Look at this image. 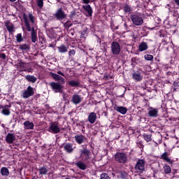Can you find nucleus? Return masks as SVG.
Returning <instances> with one entry per match:
<instances>
[{"label":"nucleus","instance_id":"f257e3e1","mask_svg":"<svg viewBox=\"0 0 179 179\" xmlns=\"http://www.w3.org/2000/svg\"><path fill=\"white\" fill-rule=\"evenodd\" d=\"M49 85L52 90L55 92V93H61L62 94H63L64 99H65V93H64V86H62V84L52 82Z\"/></svg>","mask_w":179,"mask_h":179},{"label":"nucleus","instance_id":"f03ea898","mask_svg":"<svg viewBox=\"0 0 179 179\" xmlns=\"http://www.w3.org/2000/svg\"><path fill=\"white\" fill-rule=\"evenodd\" d=\"M80 157L83 162H89V159H92V152L87 149L80 150Z\"/></svg>","mask_w":179,"mask_h":179},{"label":"nucleus","instance_id":"7ed1b4c3","mask_svg":"<svg viewBox=\"0 0 179 179\" xmlns=\"http://www.w3.org/2000/svg\"><path fill=\"white\" fill-rule=\"evenodd\" d=\"M130 19L135 26H142L143 24V18L138 15L134 14L130 15Z\"/></svg>","mask_w":179,"mask_h":179},{"label":"nucleus","instance_id":"20e7f679","mask_svg":"<svg viewBox=\"0 0 179 179\" xmlns=\"http://www.w3.org/2000/svg\"><path fill=\"white\" fill-rule=\"evenodd\" d=\"M115 160L117 162V163H127V160H128V157H127V154L124 152H117L115 155Z\"/></svg>","mask_w":179,"mask_h":179},{"label":"nucleus","instance_id":"39448f33","mask_svg":"<svg viewBox=\"0 0 179 179\" xmlns=\"http://www.w3.org/2000/svg\"><path fill=\"white\" fill-rule=\"evenodd\" d=\"M137 173H143L145 171V161L143 159H138L134 167Z\"/></svg>","mask_w":179,"mask_h":179},{"label":"nucleus","instance_id":"423d86ee","mask_svg":"<svg viewBox=\"0 0 179 179\" xmlns=\"http://www.w3.org/2000/svg\"><path fill=\"white\" fill-rule=\"evenodd\" d=\"M111 51L113 55H120L121 52V46L118 42H113L111 43Z\"/></svg>","mask_w":179,"mask_h":179},{"label":"nucleus","instance_id":"0eeeda50","mask_svg":"<svg viewBox=\"0 0 179 179\" xmlns=\"http://www.w3.org/2000/svg\"><path fill=\"white\" fill-rule=\"evenodd\" d=\"M48 131L49 132H51V134H59L61 132V129H59L58 123H57V122H54L50 123Z\"/></svg>","mask_w":179,"mask_h":179},{"label":"nucleus","instance_id":"6e6552de","mask_svg":"<svg viewBox=\"0 0 179 179\" xmlns=\"http://www.w3.org/2000/svg\"><path fill=\"white\" fill-rule=\"evenodd\" d=\"M54 16L57 20H64V19H66V14H65V11L63 10L62 8H59L54 14Z\"/></svg>","mask_w":179,"mask_h":179},{"label":"nucleus","instance_id":"1a4fd4ad","mask_svg":"<svg viewBox=\"0 0 179 179\" xmlns=\"http://www.w3.org/2000/svg\"><path fill=\"white\" fill-rule=\"evenodd\" d=\"M31 96H34V90L31 86H28L27 90L24 91L22 97L23 99H29V97H31Z\"/></svg>","mask_w":179,"mask_h":179},{"label":"nucleus","instance_id":"9d476101","mask_svg":"<svg viewBox=\"0 0 179 179\" xmlns=\"http://www.w3.org/2000/svg\"><path fill=\"white\" fill-rule=\"evenodd\" d=\"M51 76L55 80L59 82L60 85H65V78L64 77L54 73H51Z\"/></svg>","mask_w":179,"mask_h":179},{"label":"nucleus","instance_id":"9b49d317","mask_svg":"<svg viewBox=\"0 0 179 179\" xmlns=\"http://www.w3.org/2000/svg\"><path fill=\"white\" fill-rule=\"evenodd\" d=\"M16 141V136L12 133H8L6 136V142L8 143V145H11Z\"/></svg>","mask_w":179,"mask_h":179},{"label":"nucleus","instance_id":"f8f14e48","mask_svg":"<svg viewBox=\"0 0 179 179\" xmlns=\"http://www.w3.org/2000/svg\"><path fill=\"white\" fill-rule=\"evenodd\" d=\"M96 120H97V114L94 112H92L90 113L88 116V121L90 124H94L96 122Z\"/></svg>","mask_w":179,"mask_h":179},{"label":"nucleus","instance_id":"ddd939ff","mask_svg":"<svg viewBox=\"0 0 179 179\" xmlns=\"http://www.w3.org/2000/svg\"><path fill=\"white\" fill-rule=\"evenodd\" d=\"M64 149L67 153H72L75 148H73V144L67 143L64 145Z\"/></svg>","mask_w":179,"mask_h":179},{"label":"nucleus","instance_id":"4468645a","mask_svg":"<svg viewBox=\"0 0 179 179\" xmlns=\"http://www.w3.org/2000/svg\"><path fill=\"white\" fill-rule=\"evenodd\" d=\"M71 101L73 104H79L82 102V97L78 94H73L71 98Z\"/></svg>","mask_w":179,"mask_h":179},{"label":"nucleus","instance_id":"2eb2a0df","mask_svg":"<svg viewBox=\"0 0 179 179\" xmlns=\"http://www.w3.org/2000/svg\"><path fill=\"white\" fill-rule=\"evenodd\" d=\"M133 79L136 82H141V80L143 79V76H142V74H141L139 71H136L133 73Z\"/></svg>","mask_w":179,"mask_h":179},{"label":"nucleus","instance_id":"dca6fc26","mask_svg":"<svg viewBox=\"0 0 179 179\" xmlns=\"http://www.w3.org/2000/svg\"><path fill=\"white\" fill-rule=\"evenodd\" d=\"M74 138L77 143H78V145H82V143H83V142L86 141V137H85V136L83 135H77V136H75Z\"/></svg>","mask_w":179,"mask_h":179},{"label":"nucleus","instance_id":"f3484780","mask_svg":"<svg viewBox=\"0 0 179 179\" xmlns=\"http://www.w3.org/2000/svg\"><path fill=\"white\" fill-rule=\"evenodd\" d=\"M10 105H6L5 106H3V108H1L2 114H3L4 115H10V110H9V108H10Z\"/></svg>","mask_w":179,"mask_h":179},{"label":"nucleus","instance_id":"a211bd4d","mask_svg":"<svg viewBox=\"0 0 179 179\" xmlns=\"http://www.w3.org/2000/svg\"><path fill=\"white\" fill-rule=\"evenodd\" d=\"M115 110L117 111V113H120V114H127V111L128 109L124 106H116L115 107Z\"/></svg>","mask_w":179,"mask_h":179},{"label":"nucleus","instance_id":"6ab92c4d","mask_svg":"<svg viewBox=\"0 0 179 179\" xmlns=\"http://www.w3.org/2000/svg\"><path fill=\"white\" fill-rule=\"evenodd\" d=\"M83 8L87 12L88 16L91 17L93 15V9L90 5L83 6Z\"/></svg>","mask_w":179,"mask_h":179},{"label":"nucleus","instance_id":"aec40b11","mask_svg":"<svg viewBox=\"0 0 179 179\" xmlns=\"http://www.w3.org/2000/svg\"><path fill=\"white\" fill-rule=\"evenodd\" d=\"M31 36L32 43H36V41H37V31H36V29H34V27H32Z\"/></svg>","mask_w":179,"mask_h":179},{"label":"nucleus","instance_id":"412c9836","mask_svg":"<svg viewBox=\"0 0 179 179\" xmlns=\"http://www.w3.org/2000/svg\"><path fill=\"white\" fill-rule=\"evenodd\" d=\"M5 26L8 30V31H9V33H12L13 31V29H14V26L12 24V23H10V22L7 21L5 22Z\"/></svg>","mask_w":179,"mask_h":179},{"label":"nucleus","instance_id":"4be33fe9","mask_svg":"<svg viewBox=\"0 0 179 179\" xmlns=\"http://www.w3.org/2000/svg\"><path fill=\"white\" fill-rule=\"evenodd\" d=\"M161 158L163 160H165V162H167V163H169L170 164H171L173 163V162L171 161V159H170V158H169V155L167 154V152H164L162 155H161Z\"/></svg>","mask_w":179,"mask_h":179},{"label":"nucleus","instance_id":"5701e85b","mask_svg":"<svg viewBox=\"0 0 179 179\" xmlns=\"http://www.w3.org/2000/svg\"><path fill=\"white\" fill-rule=\"evenodd\" d=\"M148 43H146V42L141 43L138 46V50L141 52H142V51H146V50H148Z\"/></svg>","mask_w":179,"mask_h":179},{"label":"nucleus","instance_id":"b1692460","mask_svg":"<svg viewBox=\"0 0 179 179\" xmlns=\"http://www.w3.org/2000/svg\"><path fill=\"white\" fill-rule=\"evenodd\" d=\"M158 113L159 111L157 110V109L151 108V110H150L148 112V115L149 117H157Z\"/></svg>","mask_w":179,"mask_h":179},{"label":"nucleus","instance_id":"393cba45","mask_svg":"<svg viewBox=\"0 0 179 179\" xmlns=\"http://www.w3.org/2000/svg\"><path fill=\"white\" fill-rule=\"evenodd\" d=\"M24 125L27 129H33L34 128V124L30 122V121L27 120L24 122Z\"/></svg>","mask_w":179,"mask_h":179},{"label":"nucleus","instance_id":"a878e982","mask_svg":"<svg viewBox=\"0 0 179 179\" xmlns=\"http://www.w3.org/2000/svg\"><path fill=\"white\" fill-rule=\"evenodd\" d=\"M25 79H27L28 82H31V83H36V82H37V78L34 76L27 75Z\"/></svg>","mask_w":179,"mask_h":179},{"label":"nucleus","instance_id":"bb28decb","mask_svg":"<svg viewBox=\"0 0 179 179\" xmlns=\"http://www.w3.org/2000/svg\"><path fill=\"white\" fill-rule=\"evenodd\" d=\"M59 52H61L62 54H64L65 52H68V48L65 46V45H62L59 47H57Z\"/></svg>","mask_w":179,"mask_h":179},{"label":"nucleus","instance_id":"cd10ccee","mask_svg":"<svg viewBox=\"0 0 179 179\" xmlns=\"http://www.w3.org/2000/svg\"><path fill=\"white\" fill-rule=\"evenodd\" d=\"M69 85L71 87H79V85H80V83H79V81L73 80L69 81Z\"/></svg>","mask_w":179,"mask_h":179},{"label":"nucleus","instance_id":"c85d7f7f","mask_svg":"<svg viewBox=\"0 0 179 179\" xmlns=\"http://www.w3.org/2000/svg\"><path fill=\"white\" fill-rule=\"evenodd\" d=\"M76 166L80 169V170H86L87 166L83 163V162H78L76 163Z\"/></svg>","mask_w":179,"mask_h":179},{"label":"nucleus","instance_id":"c756f323","mask_svg":"<svg viewBox=\"0 0 179 179\" xmlns=\"http://www.w3.org/2000/svg\"><path fill=\"white\" fill-rule=\"evenodd\" d=\"M1 174L2 176H4L6 177H8L9 176V170L6 167H2L1 169Z\"/></svg>","mask_w":179,"mask_h":179},{"label":"nucleus","instance_id":"7c9ffc66","mask_svg":"<svg viewBox=\"0 0 179 179\" xmlns=\"http://www.w3.org/2000/svg\"><path fill=\"white\" fill-rule=\"evenodd\" d=\"M39 174H41L42 176H45L47 173H48V169L47 168L42 166L38 169Z\"/></svg>","mask_w":179,"mask_h":179},{"label":"nucleus","instance_id":"2f4dec72","mask_svg":"<svg viewBox=\"0 0 179 179\" xmlns=\"http://www.w3.org/2000/svg\"><path fill=\"white\" fill-rule=\"evenodd\" d=\"M123 10L125 13H129L130 12H132V8H131V6L125 4L123 7Z\"/></svg>","mask_w":179,"mask_h":179},{"label":"nucleus","instance_id":"473e14b6","mask_svg":"<svg viewBox=\"0 0 179 179\" xmlns=\"http://www.w3.org/2000/svg\"><path fill=\"white\" fill-rule=\"evenodd\" d=\"M24 23L27 31H31V30H33V28L30 27V24L29 23V21H27V18L26 17H24Z\"/></svg>","mask_w":179,"mask_h":179},{"label":"nucleus","instance_id":"72a5a7b5","mask_svg":"<svg viewBox=\"0 0 179 179\" xmlns=\"http://www.w3.org/2000/svg\"><path fill=\"white\" fill-rule=\"evenodd\" d=\"M164 171L165 174H170V173H171V168L170 167V166L165 164V166H164Z\"/></svg>","mask_w":179,"mask_h":179},{"label":"nucleus","instance_id":"f704fd0d","mask_svg":"<svg viewBox=\"0 0 179 179\" xmlns=\"http://www.w3.org/2000/svg\"><path fill=\"white\" fill-rule=\"evenodd\" d=\"M20 50H22V51L30 50V45H29V44H22L20 45Z\"/></svg>","mask_w":179,"mask_h":179},{"label":"nucleus","instance_id":"c9c22d12","mask_svg":"<svg viewBox=\"0 0 179 179\" xmlns=\"http://www.w3.org/2000/svg\"><path fill=\"white\" fill-rule=\"evenodd\" d=\"M144 138L147 142L152 141V134H144Z\"/></svg>","mask_w":179,"mask_h":179},{"label":"nucleus","instance_id":"e433bc0d","mask_svg":"<svg viewBox=\"0 0 179 179\" xmlns=\"http://www.w3.org/2000/svg\"><path fill=\"white\" fill-rule=\"evenodd\" d=\"M144 58L146 61H153V55H145Z\"/></svg>","mask_w":179,"mask_h":179},{"label":"nucleus","instance_id":"4c0bfd02","mask_svg":"<svg viewBox=\"0 0 179 179\" xmlns=\"http://www.w3.org/2000/svg\"><path fill=\"white\" fill-rule=\"evenodd\" d=\"M37 6H38V8H43V6H44V1L37 0Z\"/></svg>","mask_w":179,"mask_h":179},{"label":"nucleus","instance_id":"58836bf2","mask_svg":"<svg viewBox=\"0 0 179 179\" xmlns=\"http://www.w3.org/2000/svg\"><path fill=\"white\" fill-rule=\"evenodd\" d=\"M17 41L18 43H22L23 41V38L22 37V34H18L16 36Z\"/></svg>","mask_w":179,"mask_h":179},{"label":"nucleus","instance_id":"ea45409f","mask_svg":"<svg viewBox=\"0 0 179 179\" xmlns=\"http://www.w3.org/2000/svg\"><path fill=\"white\" fill-rule=\"evenodd\" d=\"M99 179H110V176H108V173H102L101 174Z\"/></svg>","mask_w":179,"mask_h":179},{"label":"nucleus","instance_id":"a19ab883","mask_svg":"<svg viewBox=\"0 0 179 179\" xmlns=\"http://www.w3.org/2000/svg\"><path fill=\"white\" fill-rule=\"evenodd\" d=\"M128 177V173L126 172H121L120 173V178L122 179H125Z\"/></svg>","mask_w":179,"mask_h":179},{"label":"nucleus","instance_id":"79ce46f5","mask_svg":"<svg viewBox=\"0 0 179 179\" xmlns=\"http://www.w3.org/2000/svg\"><path fill=\"white\" fill-rule=\"evenodd\" d=\"M29 20L33 24H34V16H33V14L29 13Z\"/></svg>","mask_w":179,"mask_h":179},{"label":"nucleus","instance_id":"37998d69","mask_svg":"<svg viewBox=\"0 0 179 179\" xmlns=\"http://www.w3.org/2000/svg\"><path fill=\"white\" fill-rule=\"evenodd\" d=\"M121 92H123V94L122 95H120V97H124V94H125V92H127V88H125V87H122L120 89Z\"/></svg>","mask_w":179,"mask_h":179},{"label":"nucleus","instance_id":"c03bdc74","mask_svg":"<svg viewBox=\"0 0 179 179\" xmlns=\"http://www.w3.org/2000/svg\"><path fill=\"white\" fill-rule=\"evenodd\" d=\"M75 54H76L75 50H71L70 51H69V57H72V55H75Z\"/></svg>","mask_w":179,"mask_h":179},{"label":"nucleus","instance_id":"a18cd8bd","mask_svg":"<svg viewBox=\"0 0 179 179\" xmlns=\"http://www.w3.org/2000/svg\"><path fill=\"white\" fill-rule=\"evenodd\" d=\"M0 58H1V59H6V55H5V53H0Z\"/></svg>","mask_w":179,"mask_h":179},{"label":"nucleus","instance_id":"49530a36","mask_svg":"<svg viewBox=\"0 0 179 179\" xmlns=\"http://www.w3.org/2000/svg\"><path fill=\"white\" fill-rule=\"evenodd\" d=\"M83 1V3H85L87 5V3H90V1L93 2V0H82Z\"/></svg>","mask_w":179,"mask_h":179},{"label":"nucleus","instance_id":"de8ad7c7","mask_svg":"<svg viewBox=\"0 0 179 179\" xmlns=\"http://www.w3.org/2000/svg\"><path fill=\"white\" fill-rule=\"evenodd\" d=\"M20 68H23L24 71H26V68H24V63H20Z\"/></svg>","mask_w":179,"mask_h":179},{"label":"nucleus","instance_id":"09e8293b","mask_svg":"<svg viewBox=\"0 0 179 179\" xmlns=\"http://www.w3.org/2000/svg\"><path fill=\"white\" fill-rule=\"evenodd\" d=\"M64 26L65 27H68V29H69V27H71V26H72V24H68V22L64 23Z\"/></svg>","mask_w":179,"mask_h":179},{"label":"nucleus","instance_id":"8fccbe9b","mask_svg":"<svg viewBox=\"0 0 179 179\" xmlns=\"http://www.w3.org/2000/svg\"><path fill=\"white\" fill-rule=\"evenodd\" d=\"M57 73L58 75H61V76H65V74L61 71H57Z\"/></svg>","mask_w":179,"mask_h":179},{"label":"nucleus","instance_id":"3c124183","mask_svg":"<svg viewBox=\"0 0 179 179\" xmlns=\"http://www.w3.org/2000/svg\"><path fill=\"white\" fill-rule=\"evenodd\" d=\"M103 115H104V117H108V113H107L106 111H104V112L103 113Z\"/></svg>","mask_w":179,"mask_h":179},{"label":"nucleus","instance_id":"603ef678","mask_svg":"<svg viewBox=\"0 0 179 179\" xmlns=\"http://www.w3.org/2000/svg\"><path fill=\"white\" fill-rule=\"evenodd\" d=\"M75 15H76V13H75V11L72 12L71 17H73Z\"/></svg>","mask_w":179,"mask_h":179},{"label":"nucleus","instance_id":"864d4df0","mask_svg":"<svg viewBox=\"0 0 179 179\" xmlns=\"http://www.w3.org/2000/svg\"><path fill=\"white\" fill-rule=\"evenodd\" d=\"M174 2L179 6V0H174Z\"/></svg>","mask_w":179,"mask_h":179},{"label":"nucleus","instance_id":"5fc2aeb1","mask_svg":"<svg viewBox=\"0 0 179 179\" xmlns=\"http://www.w3.org/2000/svg\"><path fill=\"white\" fill-rule=\"evenodd\" d=\"M124 27H128V24H127V23H124Z\"/></svg>","mask_w":179,"mask_h":179},{"label":"nucleus","instance_id":"6e6d98bb","mask_svg":"<svg viewBox=\"0 0 179 179\" xmlns=\"http://www.w3.org/2000/svg\"><path fill=\"white\" fill-rule=\"evenodd\" d=\"M3 108V106H2V105H0V110Z\"/></svg>","mask_w":179,"mask_h":179},{"label":"nucleus","instance_id":"4d7b16f0","mask_svg":"<svg viewBox=\"0 0 179 179\" xmlns=\"http://www.w3.org/2000/svg\"><path fill=\"white\" fill-rule=\"evenodd\" d=\"M10 2H15L16 0H10Z\"/></svg>","mask_w":179,"mask_h":179},{"label":"nucleus","instance_id":"13d9d810","mask_svg":"<svg viewBox=\"0 0 179 179\" xmlns=\"http://www.w3.org/2000/svg\"><path fill=\"white\" fill-rule=\"evenodd\" d=\"M65 179H70L69 178H66Z\"/></svg>","mask_w":179,"mask_h":179},{"label":"nucleus","instance_id":"bf43d9fd","mask_svg":"<svg viewBox=\"0 0 179 179\" xmlns=\"http://www.w3.org/2000/svg\"><path fill=\"white\" fill-rule=\"evenodd\" d=\"M178 17H179V15H178Z\"/></svg>","mask_w":179,"mask_h":179}]
</instances>
